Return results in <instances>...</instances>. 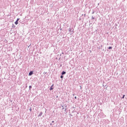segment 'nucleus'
<instances>
[{"mask_svg":"<svg viewBox=\"0 0 127 127\" xmlns=\"http://www.w3.org/2000/svg\"><path fill=\"white\" fill-rule=\"evenodd\" d=\"M32 74H33V71H30L29 73V76H31V75H32Z\"/></svg>","mask_w":127,"mask_h":127,"instance_id":"nucleus-1","label":"nucleus"},{"mask_svg":"<svg viewBox=\"0 0 127 127\" xmlns=\"http://www.w3.org/2000/svg\"><path fill=\"white\" fill-rule=\"evenodd\" d=\"M65 74H66V72L65 71H63L62 73V75H65Z\"/></svg>","mask_w":127,"mask_h":127,"instance_id":"nucleus-2","label":"nucleus"},{"mask_svg":"<svg viewBox=\"0 0 127 127\" xmlns=\"http://www.w3.org/2000/svg\"><path fill=\"white\" fill-rule=\"evenodd\" d=\"M53 86H54V84H53L51 86V87L50 88V90L51 91L52 90H53V88H52V87H53Z\"/></svg>","mask_w":127,"mask_h":127,"instance_id":"nucleus-3","label":"nucleus"},{"mask_svg":"<svg viewBox=\"0 0 127 127\" xmlns=\"http://www.w3.org/2000/svg\"><path fill=\"white\" fill-rule=\"evenodd\" d=\"M15 24L16 25H17V24H18V22H17V21H16L15 22Z\"/></svg>","mask_w":127,"mask_h":127,"instance_id":"nucleus-4","label":"nucleus"},{"mask_svg":"<svg viewBox=\"0 0 127 127\" xmlns=\"http://www.w3.org/2000/svg\"><path fill=\"white\" fill-rule=\"evenodd\" d=\"M112 48H113L112 47H109L108 48V49H112Z\"/></svg>","mask_w":127,"mask_h":127,"instance_id":"nucleus-5","label":"nucleus"},{"mask_svg":"<svg viewBox=\"0 0 127 127\" xmlns=\"http://www.w3.org/2000/svg\"><path fill=\"white\" fill-rule=\"evenodd\" d=\"M18 20H19V18H17V20H16V21L18 22Z\"/></svg>","mask_w":127,"mask_h":127,"instance_id":"nucleus-6","label":"nucleus"},{"mask_svg":"<svg viewBox=\"0 0 127 127\" xmlns=\"http://www.w3.org/2000/svg\"><path fill=\"white\" fill-rule=\"evenodd\" d=\"M63 75H62V76H61V79H63Z\"/></svg>","mask_w":127,"mask_h":127,"instance_id":"nucleus-7","label":"nucleus"},{"mask_svg":"<svg viewBox=\"0 0 127 127\" xmlns=\"http://www.w3.org/2000/svg\"><path fill=\"white\" fill-rule=\"evenodd\" d=\"M122 99H125V95H123V97H122Z\"/></svg>","mask_w":127,"mask_h":127,"instance_id":"nucleus-8","label":"nucleus"},{"mask_svg":"<svg viewBox=\"0 0 127 127\" xmlns=\"http://www.w3.org/2000/svg\"><path fill=\"white\" fill-rule=\"evenodd\" d=\"M31 88H32V87L31 86H29V89H31Z\"/></svg>","mask_w":127,"mask_h":127,"instance_id":"nucleus-9","label":"nucleus"},{"mask_svg":"<svg viewBox=\"0 0 127 127\" xmlns=\"http://www.w3.org/2000/svg\"><path fill=\"white\" fill-rule=\"evenodd\" d=\"M32 110L31 109H30V111L31 112Z\"/></svg>","mask_w":127,"mask_h":127,"instance_id":"nucleus-10","label":"nucleus"},{"mask_svg":"<svg viewBox=\"0 0 127 127\" xmlns=\"http://www.w3.org/2000/svg\"><path fill=\"white\" fill-rule=\"evenodd\" d=\"M74 98H75V99H77V97H76V96Z\"/></svg>","mask_w":127,"mask_h":127,"instance_id":"nucleus-11","label":"nucleus"},{"mask_svg":"<svg viewBox=\"0 0 127 127\" xmlns=\"http://www.w3.org/2000/svg\"><path fill=\"white\" fill-rule=\"evenodd\" d=\"M52 123H54V121H53Z\"/></svg>","mask_w":127,"mask_h":127,"instance_id":"nucleus-12","label":"nucleus"}]
</instances>
